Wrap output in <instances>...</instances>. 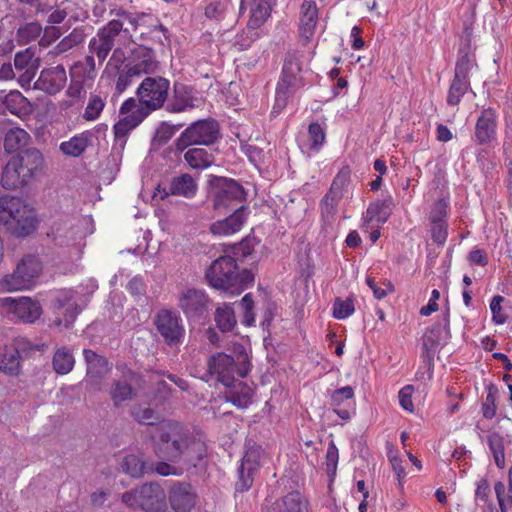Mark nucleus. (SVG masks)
<instances>
[{"label": "nucleus", "mask_w": 512, "mask_h": 512, "mask_svg": "<svg viewBox=\"0 0 512 512\" xmlns=\"http://www.w3.org/2000/svg\"><path fill=\"white\" fill-rule=\"evenodd\" d=\"M170 81L162 76H146L136 89V98L126 99L120 107L124 115L113 126V156L122 157L130 133L151 113L165 109L170 93Z\"/></svg>", "instance_id": "1"}, {"label": "nucleus", "mask_w": 512, "mask_h": 512, "mask_svg": "<svg viewBox=\"0 0 512 512\" xmlns=\"http://www.w3.org/2000/svg\"><path fill=\"white\" fill-rule=\"evenodd\" d=\"M154 454L162 460L184 464L192 471H205L209 461L208 445L203 434L191 432L173 420L157 424L152 437Z\"/></svg>", "instance_id": "2"}, {"label": "nucleus", "mask_w": 512, "mask_h": 512, "mask_svg": "<svg viewBox=\"0 0 512 512\" xmlns=\"http://www.w3.org/2000/svg\"><path fill=\"white\" fill-rule=\"evenodd\" d=\"M205 277L210 287L228 296L239 295L254 284V274L248 269L240 271L236 259L230 256L214 260Z\"/></svg>", "instance_id": "3"}, {"label": "nucleus", "mask_w": 512, "mask_h": 512, "mask_svg": "<svg viewBox=\"0 0 512 512\" xmlns=\"http://www.w3.org/2000/svg\"><path fill=\"white\" fill-rule=\"evenodd\" d=\"M207 365L210 376L224 386L245 378L251 369L248 353L242 345L234 347L233 355L224 352L213 354Z\"/></svg>", "instance_id": "4"}, {"label": "nucleus", "mask_w": 512, "mask_h": 512, "mask_svg": "<svg viewBox=\"0 0 512 512\" xmlns=\"http://www.w3.org/2000/svg\"><path fill=\"white\" fill-rule=\"evenodd\" d=\"M0 224L16 237H26L37 227V218L33 209L18 197H0Z\"/></svg>", "instance_id": "5"}, {"label": "nucleus", "mask_w": 512, "mask_h": 512, "mask_svg": "<svg viewBox=\"0 0 512 512\" xmlns=\"http://www.w3.org/2000/svg\"><path fill=\"white\" fill-rule=\"evenodd\" d=\"M302 73V62L297 53H289L283 63L280 79L276 86L275 103L272 113L281 112L287 105L288 99L305 83Z\"/></svg>", "instance_id": "6"}, {"label": "nucleus", "mask_w": 512, "mask_h": 512, "mask_svg": "<svg viewBox=\"0 0 512 512\" xmlns=\"http://www.w3.org/2000/svg\"><path fill=\"white\" fill-rule=\"evenodd\" d=\"M221 138L219 123L213 118L200 119L188 125L174 141L175 151L182 153L191 146H211Z\"/></svg>", "instance_id": "7"}, {"label": "nucleus", "mask_w": 512, "mask_h": 512, "mask_svg": "<svg viewBox=\"0 0 512 512\" xmlns=\"http://www.w3.org/2000/svg\"><path fill=\"white\" fill-rule=\"evenodd\" d=\"M122 502L133 510L144 512H166V496L164 490L157 483H144L121 496Z\"/></svg>", "instance_id": "8"}, {"label": "nucleus", "mask_w": 512, "mask_h": 512, "mask_svg": "<svg viewBox=\"0 0 512 512\" xmlns=\"http://www.w3.org/2000/svg\"><path fill=\"white\" fill-rule=\"evenodd\" d=\"M42 272V263L35 255H26L18 263L14 271L6 274L0 281L5 292L28 290L35 286Z\"/></svg>", "instance_id": "9"}, {"label": "nucleus", "mask_w": 512, "mask_h": 512, "mask_svg": "<svg viewBox=\"0 0 512 512\" xmlns=\"http://www.w3.org/2000/svg\"><path fill=\"white\" fill-rule=\"evenodd\" d=\"M210 197L213 208L219 212L233 211L243 205L246 200V192L243 186L234 179L226 177H214L211 180Z\"/></svg>", "instance_id": "10"}, {"label": "nucleus", "mask_w": 512, "mask_h": 512, "mask_svg": "<svg viewBox=\"0 0 512 512\" xmlns=\"http://www.w3.org/2000/svg\"><path fill=\"white\" fill-rule=\"evenodd\" d=\"M276 0H240V14L248 11V22L244 35L247 39H240L237 43L242 49L250 47L251 43L259 38L257 31L271 16Z\"/></svg>", "instance_id": "11"}, {"label": "nucleus", "mask_w": 512, "mask_h": 512, "mask_svg": "<svg viewBox=\"0 0 512 512\" xmlns=\"http://www.w3.org/2000/svg\"><path fill=\"white\" fill-rule=\"evenodd\" d=\"M211 299L203 289L188 288L178 300V305L189 321L200 322L208 316Z\"/></svg>", "instance_id": "12"}, {"label": "nucleus", "mask_w": 512, "mask_h": 512, "mask_svg": "<svg viewBox=\"0 0 512 512\" xmlns=\"http://www.w3.org/2000/svg\"><path fill=\"white\" fill-rule=\"evenodd\" d=\"M47 236L50 238L53 245L59 248L79 246L84 238L79 221L71 218L55 221Z\"/></svg>", "instance_id": "13"}, {"label": "nucleus", "mask_w": 512, "mask_h": 512, "mask_svg": "<svg viewBox=\"0 0 512 512\" xmlns=\"http://www.w3.org/2000/svg\"><path fill=\"white\" fill-rule=\"evenodd\" d=\"M124 22L121 19H113L107 25L98 30L97 34L89 41V52L103 62L115 44V38L123 29Z\"/></svg>", "instance_id": "14"}, {"label": "nucleus", "mask_w": 512, "mask_h": 512, "mask_svg": "<svg viewBox=\"0 0 512 512\" xmlns=\"http://www.w3.org/2000/svg\"><path fill=\"white\" fill-rule=\"evenodd\" d=\"M155 326L165 343L174 346L182 343L185 328L180 315L172 310H160L155 316Z\"/></svg>", "instance_id": "15"}, {"label": "nucleus", "mask_w": 512, "mask_h": 512, "mask_svg": "<svg viewBox=\"0 0 512 512\" xmlns=\"http://www.w3.org/2000/svg\"><path fill=\"white\" fill-rule=\"evenodd\" d=\"M8 305V313L12 320L23 323H34L42 314V307L38 300L30 297L5 298Z\"/></svg>", "instance_id": "16"}, {"label": "nucleus", "mask_w": 512, "mask_h": 512, "mask_svg": "<svg viewBox=\"0 0 512 512\" xmlns=\"http://www.w3.org/2000/svg\"><path fill=\"white\" fill-rule=\"evenodd\" d=\"M168 500L174 512H192L198 501V495L190 483L176 481L169 490Z\"/></svg>", "instance_id": "17"}, {"label": "nucleus", "mask_w": 512, "mask_h": 512, "mask_svg": "<svg viewBox=\"0 0 512 512\" xmlns=\"http://www.w3.org/2000/svg\"><path fill=\"white\" fill-rule=\"evenodd\" d=\"M393 209V198L391 195H387L383 199H377L371 201L362 214L360 229L363 232H369L371 224H385L392 214Z\"/></svg>", "instance_id": "18"}, {"label": "nucleus", "mask_w": 512, "mask_h": 512, "mask_svg": "<svg viewBox=\"0 0 512 512\" xmlns=\"http://www.w3.org/2000/svg\"><path fill=\"white\" fill-rule=\"evenodd\" d=\"M497 112L495 109L484 108L477 118L472 140L478 145H486L497 137Z\"/></svg>", "instance_id": "19"}, {"label": "nucleus", "mask_w": 512, "mask_h": 512, "mask_svg": "<svg viewBox=\"0 0 512 512\" xmlns=\"http://www.w3.org/2000/svg\"><path fill=\"white\" fill-rule=\"evenodd\" d=\"M195 90L192 86L183 83H174L172 94L165 105V110L169 113L178 114L191 109L197 105L195 103Z\"/></svg>", "instance_id": "20"}, {"label": "nucleus", "mask_w": 512, "mask_h": 512, "mask_svg": "<svg viewBox=\"0 0 512 512\" xmlns=\"http://www.w3.org/2000/svg\"><path fill=\"white\" fill-rule=\"evenodd\" d=\"M333 412L342 420L349 421L356 414V400L353 387L335 389L330 395Z\"/></svg>", "instance_id": "21"}, {"label": "nucleus", "mask_w": 512, "mask_h": 512, "mask_svg": "<svg viewBox=\"0 0 512 512\" xmlns=\"http://www.w3.org/2000/svg\"><path fill=\"white\" fill-rule=\"evenodd\" d=\"M263 512H308V501L298 491H292L274 501L265 500Z\"/></svg>", "instance_id": "22"}, {"label": "nucleus", "mask_w": 512, "mask_h": 512, "mask_svg": "<svg viewBox=\"0 0 512 512\" xmlns=\"http://www.w3.org/2000/svg\"><path fill=\"white\" fill-rule=\"evenodd\" d=\"M473 69H464L455 65L454 76L451 80L446 103L449 106H458L466 93L472 91L470 76Z\"/></svg>", "instance_id": "23"}, {"label": "nucleus", "mask_w": 512, "mask_h": 512, "mask_svg": "<svg viewBox=\"0 0 512 512\" xmlns=\"http://www.w3.org/2000/svg\"><path fill=\"white\" fill-rule=\"evenodd\" d=\"M67 81V75L62 65H57L41 71L34 83V88L54 95L62 90Z\"/></svg>", "instance_id": "24"}, {"label": "nucleus", "mask_w": 512, "mask_h": 512, "mask_svg": "<svg viewBox=\"0 0 512 512\" xmlns=\"http://www.w3.org/2000/svg\"><path fill=\"white\" fill-rule=\"evenodd\" d=\"M13 158L20 167V170H22V177H26L29 182L43 171L44 157L36 148L25 149Z\"/></svg>", "instance_id": "25"}, {"label": "nucleus", "mask_w": 512, "mask_h": 512, "mask_svg": "<svg viewBox=\"0 0 512 512\" xmlns=\"http://www.w3.org/2000/svg\"><path fill=\"white\" fill-rule=\"evenodd\" d=\"M248 215V209L244 205L237 207L232 214L222 220L215 221L210 226L214 235L229 236L240 231Z\"/></svg>", "instance_id": "26"}, {"label": "nucleus", "mask_w": 512, "mask_h": 512, "mask_svg": "<svg viewBox=\"0 0 512 512\" xmlns=\"http://www.w3.org/2000/svg\"><path fill=\"white\" fill-rule=\"evenodd\" d=\"M472 47V27L465 24L460 35V43L457 52L455 65H460L464 69H475L478 67Z\"/></svg>", "instance_id": "27"}, {"label": "nucleus", "mask_w": 512, "mask_h": 512, "mask_svg": "<svg viewBox=\"0 0 512 512\" xmlns=\"http://www.w3.org/2000/svg\"><path fill=\"white\" fill-rule=\"evenodd\" d=\"M450 337V314L446 311L441 321L436 322L424 335L423 346L426 349H435L444 344Z\"/></svg>", "instance_id": "28"}, {"label": "nucleus", "mask_w": 512, "mask_h": 512, "mask_svg": "<svg viewBox=\"0 0 512 512\" xmlns=\"http://www.w3.org/2000/svg\"><path fill=\"white\" fill-rule=\"evenodd\" d=\"M31 104L29 100L17 90H11L3 98H0V113L9 112L18 117L29 114Z\"/></svg>", "instance_id": "29"}, {"label": "nucleus", "mask_w": 512, "mask_h": 512, "mask_svg": "<svg viewBox=\"0 0 512 512\" xmlns=\"http://www.w3.org/2000/svg\"><path fill=\"white\" fill-rule=\"evenodd\" d=\"M197 189L198 186L194 178L190 174L184 173L172 179L168 190L163 189L164 195L161 198L174 195L191 199L196 195Z\"/></svg>", "instance_id": "30"}, {"label": "nucleus", "mask_w": 512, "mask_h": 512, "mask_svg": "<svg viewBox=\"0 0 512 512\" xmlns=\"http://www.w3.org/2000/svg\"><path fill=\"white\" fill-rule=\"evenodd\" d=\"M96 74L95 59L92 55H87L70 68V79L90 88L94 83Z\"/></svg>", "instance_id": "31"}, {"label": "nucleus", "mask_w": 512, "mask_h": 512, "mask_svg": "<svg viewBox=\"0 0 512 512\" xmlns=\"http://www.w3.org/2000/svg\"><path fill=\"white\" fill-rule=\"evenodd\" d=\"M225 387L226 399L233 405L239 408H247L251 404L254 390L241 379Z\"/></svg>", "instance_id": "32"}, {"label": "nucleus", "mask_w": 512, "mask_h": 512, "mask_svg": "<svg viewBox=\"0 0 512 512\" xmlns=\"http://www.w3.org/2000/svg\"><path fill=\"white\" fill-rule=\"evenodd\" d=\"M318 21V9L314 1H304L301 5L299 33L302 38L309 41L315 32Z\"/></svg>", "instance_id": "33"}, {"label": "nucleus", "mask_w": 512, "mask_h": 512, "mask_svg": "<svg viewBox=\"0 0 512 512\" xmlns=\"http://www.w3.org/2000/svg\"><path fill=\"white\" fill-rule=\"evenodd\" d=\"M326 141V129L318 122H311L308 126L307 140H299L298 145L302 152L318 153Z\"/></svg>", "instance_id": "34"}, {"label": "nucleus", "mask_w": 512, "mask_h": 512, "mask_svg": "<svg viewBox=\"0 0 512 512\" xmlns=\"http://www.w3.org/2000/svg\"><path fill=\"white\" fill-rule=\"evenodd\" d=\"M183 152L185 163L193 170L203 171L215 163L214 154L205 148L189 147Z\"/></svg>", "instance_id": "35"}, {"label": "nucleus", "mask_w": 512, "mask_h": 512, "mask_svg": "<svg viewBox=\"0 0 512 512\" xmlns=\"http://www.w3.org/2000/svg\"><path fill=\"white\" fill-rule=\"evenodd\" d=\"M28 183L29 181L26 179V177H22V170H20L17 162L12 157L3 168L1 174V185L5 189L13 190L20 188Z\"/></svg>", "instance_id": "36"}, {"label": "nucleus", "mask_w": 512, "mask_h": 512, "mask_svg": "<svg viewBox=\"0 0 512 512\" xmlns=\"http://www.w3.org/2000/svg\"><path fill=\"white\" fill-rule=\"evenodd\" d=\"M112 6V0H93L91 11L95 21L103 19L109 9L111 15L117 16L118 19L123 20L124 23L128 22L132 26H136V20L128 12L123 9H114Z\"/></svg>", "instance_id": "37"}, {"label": "nucleus", "mask_w": 512, "mask_h": 512, "mask_svg": "<svg viewBox=\"0 0 512 512\" xmlns=\"http://www.w3.org/2000/svg\"><path fill=\"white\" fill-rule=\"evenodd\" d=\"M91 137L92 133L90 131H84L74 135L68 141H64L60 144V150L64 155L79 157L87 149Z\"/></svg>", "instance_id": "38"}, {"label": "nucleus", "mask_w": 512, "mask_h": 512, "mask_svg": "<svg viewBox=\"0 0 512 512\" xmlns=\"http://www.w3.org/2000/svg\"><path fill=\"white\" fill-rule=\"evenodd\" d=\"M83 356L87 366V375L102 378L109 371L108 360L91 349H84Z\"/></svg>", "instance_id": "39"}, {"label": "nucleus", "mask_w": 512, "mask_h": 512, "mask_svg": "<svg viewBox=\"0 0 512 512\" xmlns=\"http://www.w3.org/2000/svg\"><path fill=\"white\" fill-rule=\"evenodd\" d=\"M107 94L101 90L90 93L82 118L86 121H96L100 118L105 105Z\"/></svg>", "instance_id": "40"}, {"label": "nucleus", "mask_w": 512, "mask_h": 512, "mask_svg": "<svg viewBox=\"0 0 512 512\" xmlns=\"http://www.w3.org/2000/svg\"><path fill=\"white\" fill-rule=\"evenodd\" d=\"M156 473L160 476H181L184 473L188 475L197 476L203 471H192V469H186L184 464L172 463L167 460L158 461L155 464L149 465V473Z\"/></svg>", "instance_id": "41"}, {"label": "nucleus", "mask_w": 512, "mask_h": 512, "mask_svg": "<svg viewBox=\"0 0 512 512\" xmlns=\"http://www.w3.org/2000/svg\"><path fill=\"white\" fill-rule=\"evenodd\" d=\"M121 467L124 473L133 478H140L145 474H149V465L144 461L141 455H125L121 462Z\"/></svg>", "instance_id": "42"}, {"label": "nucleus", "mask_w": 512, "mask_h": 512, "mask_svg": "<svg viewBox=\"0 0 512 512\" xmlns=\"http://www.w3.org/2000/svg\"><path fill=\"white\" fill-rule=\"evenodd\" d=\"M510 442V439H505V437L498 432H491L487 437V443L495 464L500 469L505 467V445Z\"/></svg>", "instance_id": "43"}, {"label": "nucleus", "mask_w": 512, "mask_h": 512, "mask_svg": "<svg viewBox=\"0 0 512 512\" xmlns=\"http://www.w3.org/2000/svg\"><path fill=\"white\" fill-rule=\"evenodd\" d=\"M214 321L217 328L223 333L232 331L237 323L234 310L227 303H223L215 309Z\"/></svg>", "instance_id": "44"}, {"label": "nucleus", "mask_w": 512, "mask_h": 512, "mask_svg": "<svg viewBox=\"0 0 512 512\" xmlns=\"http://www.w3.org/2000/svg\"><path fill=\"white\" fill-rule=\"evenodd\" d=\"M127 66L133 74H137L140 77L144 74L154 73L158 68V62L155 60L152 50L146 49L142 58L129 62Z\"/></svg>", "instance_id": "45"}, {"label": "nucleus", "mask_w": 512, "mask_h": 512, "mask_svg": "<svg viewBox=\"0 0 512 512\" xmlns=\"http://www.w3.org/2000/svg\"><path fill=\"white\" fill-rule=\"evenodd\" d=\"M0 371L8 375H18L20 371V358L17 351L10 347L0 349Z\"/></svg>", "instance_id": "46"}, {"label": "nucleus", "mask_w": 512, "mask_h": 512, "mask_svg": "<svg viewBox=\"0 0 512 512\" xmlns=\"http://www.w3.org/2000/svg\"><path fill=\"white\" fill-rule=\"evenodd\" d=\"M52 364L56 373L60 375L68 374L74 367V356L69 349L59 348L53 356Z\"/></svg>", "instance_id": "47"}, {"label": "nucleus", "mask_w": 512, "mask_h": 512, "mask_svg": "<svg viewBox=\"0 0 512 512\" xmlns=\"http://www.w3.org/2000/svg\"><path fill=\"white\" fill-rule=\"evenodd\" d=\"M29 134L21 128L10 129L4 138V148L8 153L20 150L29 140Z\"/></svg>", "instance_id": "48"}, {"label": "nucleus", "mask_w": 512, "mask_h": 512, "mask_svg": "<svg viewBox=\"0 0 512 512\" xmlns=\"http://www.w3.org/2000/svg\"><path fill=\"white\" fill-rule=\"evenodd\" d=\"M110 396L115 407H119L122 402L131 400L134 396V389L125 380H116L110 389Z\"/></svg>", "instance_id": "49"}, {"label": "nucleus", "mask_w": 512, "mask_h": 512, "mask_svg": "<svg viewBox=\"0 0 512 512\" xmlns=\"http://www.w3.org/2000/svg\"><path fill=\"white\" fill-rule=\"evenodd\" d=\"M14 66L17 71L37 70L38 58L35 57L33 48L28 47L15 54Z\"/></svg>", "instance_id": "50"}, {"label": "nucleus", "mask_w": 512, "mask_h": 512, "mask_svg": "<svg viewBox=\"0 0 512 512\" xmlns=\"http://www.w3.org/2000/svg\"><path fill=\"white\" fill-rule=\"evenodd\" d=\"M332 316L337 320L349 318L355 312L354 300L352 297L342 299L337 297L332 306Z\"/></svg>", "instance_id": "51"}, {"label": "nucleus", "mask_w": 512, "mask_h": 512, "mask_svg": "<svg viewBox=\"0 0 512 512\" xmlns=\"http://www.w3.org/2000/svg\"><path fill=\"white\" fill-rule=\"evenodd\" d=\"M342 198L343 196L330 190L325 194L320 202L321 215L324 219L329 220L334 217Z\"/></svg>", "instance_id": "52"}, {"label": "nucleus", "mask_w": 512, "mask_h": 512, "mask_svg": "<svg viewBox=\"0 0 512 512\" xmlns=\"http://www.w3.org/2000/svg\"><path fill=\"white\" fill-rule=\"evenodd\" d=\"M59 304L57 306L58 312H57V318L55 319L54 323L57 326H64L69 327L74 320L76 319L77 315L79 314V310L76 305L69 304L65 306L63 303L58 301Z\"/></svg>", "instance_id": "53"}, {"label": "nucleus", "mask_w": 512, "mask_h": 512, "mask_svg": "<svg viewBox=\"0 0 512 512\" xmlns=\"http://www.w3.org/2000/svg\"><path fill=\"white\" fill-rule=\"evenodd\" d=\"M85 40V33L82 29L75 28L69 35L65 36L55 47L56 53L61 54L81 44Z\"/></svg>", "instance_id": "54"}, {"label": "nucleus", "mask_w": 512, "mask_h": 512, "mask_svg": "<svg viewBox=\"0 0 512 512\" xmlns=\"http://www.w3.org/2000/svg\"><path fill=\"white\" fill-rule=\"evenodd\" d=\"M229 6L228 0H213L205 7V15L209 19L220 21L225 17Z\"/></svg>", "instance_id": "55"}, {"label": "nucleus", "mask_w": 512, "mask_h": 512, "mask_svg": "<svg viewBox=\"0 0 512 512\" xmlns=\"http://www.w3.org/2000/svg\"><path fill=\"white\" fill-rule=\"evenodd\" d=\"M42 32V27L37 22H30L21 26L17 31L18 41L21 43H29L37 39Z\"/></svg>", "instance_id": "56"}, {"label": "nucleus", "mask_w": 512, "mask_h": 512, "mask_svg": "<svg viewBox=\"0 0 512 512\" xmlns=\"http://www.w3.org/2000/svg\"><path fill=\"white\" fill-rule=\"evenodd\" d=\"M449 210V201L447 199H438L432 206L429 221L430 223H447Z\"/></svg>", "instance_id": "57"}, {"label": "nucleus", "mask_w": 512, "mask_h": 512, "mask_svg": "<svg viewBox=\"0 0 512 512\" xmlns=\"http://www.w3.org/2000/svg\"><path fill=\"white\" fill-rule=\"evenodd\" d=\"M13 351H17L19 358L29 356L32 352L40 351V345L31 342L27 337L18 336L14 338L10 347Z\"/></svg>", "instance_id": "58"}, {"label": "nucleus", "mask_w": 512, "mask_h": 512, "mask_svg": "<svg viewBox=\"0 0 512 512\" xmlns=\"http://www.w3.org/2000/svg\"><path fill=\"white\" fill-rule=\"evenodd\" d=\"M494 490L498 504L502 512H507L512 507V489H508L501 481L495 483Z\"/></svg>", "instance_id": "59"}, {"label": "nucleus", "mask_w": 512, "mask_h": 512, "mask_svg": "<svg viewBox=\"0 0 512 512\" xmlns=\"http://www.w3.org/2000/svg\"><path fill=\"white\" fill-rule=\"evenodd\" d=\"M325 459L326 472L330 479L333 480L337 472V465L339 461V450L334 441H330L328 443Z\"/></svg>", "instance_id": "60"}, {"label": "nucleus", "mask_w": 512, "mask_h": 512, "mask_svg": "<svg viewBox=\"0 0 512 512\" xmlns=\"http://www.w3.org/2000/svg\"><path fill=\"white\" fill-rule=\"evenodd\" d=\"M351 170L349 167L345 166L339 170V172L334 177L332 184L330 186V191L337 192V194L343 196L344 190L348 186L350 182Z\"/></svg>", "instance_id": "61"}, {"label": "nucleus", "mask_w": 512, "mask_h": 512, "mask_svg": "<svg viewBox=\"0 0 512 512\" xmlns=\"http://www.w3.org/2000/svg\"><path fill=\"white\" fill-rule=\"evenodd\" d=\"M133 418L140 424L143 425H154L159 419L156 412L149 407H135L132 410Z\"/></svg>", "instance_id": "62"}, {"label": "nucleus", "mask_w": 512, "mask_h": 512, "mask_svg": "<svg viewBox=\"0 0 512 512\" xmlns=\"http://www.w3.org/2000/svg\"><path fill=\"white\" fill-rule=\"evenodd\" d=\"M260 455L261 447H249L241 460V464L244 465V468H247V470H249L250 472L257 471L259 467Z\"/></svg>", "instance_id": "63"}, {"label": "nucleus", "mask_w": 512, "mask_h": 512, "mask_svg": "<svg viewBox=\"0 0 512 512\" xmlns=\"http://www.w3.org/2000/svg\"><path fill=\"white\" fill-rule=\"evenodd\" d=\"M135 78H139L137 74H133L131 69L125 65V68L119 73L118 78L115 83V92L120 95L122 94L128 87H130Z\"/></svg>", "instance_id": "64"}]
</instances>
